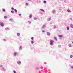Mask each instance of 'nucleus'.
<instances>
[{
  "instance_id": "obj_1",
  "label": "nucleus",
  "mask_w": 73,
  "mask_h": 73,
  "mask_svg": "<svg viewBox=\"0 0 73 73\" xmlns=\"http://www.w3.org/2000/svg\"><path fill=\"white\" fill-rule=\"evenodd\" d=\"M53 43H54V40H51L50 41V45H53Z\"/></svg>"
},
{
  "instance_id": "obj_2",
  "label": "nucleus",
  "mask_w": 73,
  "mask_h": 73,
  "mask_svg": "<svg viewBox=\"0 0 73 73\" xmlns=\"http://www.w3.org/2000/svg\"><path fill=\"white\" fill-rule=\"evenodd\" d=\"M18 54H19V53L17 52H14L13 56L15 57Z\"/></svg>"
},
{
  "instance_id": "obj_3",
  "label": "nucleus",
  "mask_w": 73,
  "mask_h": 73,
  "mask_svg": "<svg viewBox=\"0 0 73 73\" xmlns=\"http://www.w3.org/2000/svg\"><path fill=\"white\" fill-rule=\"evenodd\" d=\"M9 21H11V22H13V21H13V19L12 17L10 18H9Z\"/></svg>"
},
{
  "instance_id": "obj_4",
  "label": "nucleus",
  "mask_w": 73,
  "mask_h": 73,
  "mask_svg": "<svg viewBox=\"0 0 73 73\" xmlns=\"http://www.w3.org/2000/svg\"><path fill=\"white\" fill-rule=\"evenodd\" d=\"M0 25L1 26V27H4V23L2 22H0Z\"/></svg>"
},
{
  "instance_id": "obj_5",
  "label": "nucleus",
  "mask_w": 73,
  "mask_h": 73,
  "mask_svg": "<svg viewBox=\"0 0 73 73\" xmlns=\"http://www.w3.org/2000/svg\"><path fill=\"white\" fill-rule=\"evenodd\" d=\"M17 64H18V65H20L21 64V61H19L17 62Z\"/></svg>"
},
{
  "instance_id": "obj_6",
  "label": "nucleus",
  "mask_w": 73,
  "mask_h": 73,
  "mask_svg": "<svg viewBox=\"0 0 73 73\" xmlns=\"http://www.w3.org/2000/svg\"><path fill=\"white\" fill-rule=\"evenodd\" d=\"M46 34L47 36H50V33L49 32H47Z\"/></svg>"
},
{
  "instance_id": "obj_7",
  "label": "nucleus",
  "mask_w": 73,
  "mask_h": 73,
  "mask_svg": "<svg viewBox=\"0 0 73 73\" xmlns=\"http://www.w3.org/2000/svg\"><path fill=\"white\" fill-rule=\"evenodd\" d=\"M5 29L6 31H9V28L8 27H7L5 28Z\"/></svg>"
},
{
  "instance_id": "obj_8",
  "label": "nucleus",
  "mask_w": 73,
  "mask_h": 73,
  "mask_svg": "<svg viewBox=\"0 0 73 73\" xmlns=\"http://www.w3.org/2000/svg\"><path fill=\"white\" fill-rule=\"evenodd\" d=\"M5 68H3L2 69V71H5Z\"/></svg>"
},
{
  "instance_id": "obj_9",
  "label": "nucleus",
  "mask_w": 73,
  "mask_h": 73,
  "mask_svg": "<svg viewBox=\"0 0 73 73\" xmlns=\"http://www.w3.org/2000/svg\"><path fill=\"white\" fill-rule=\"evenodd\" d=\"M45 25H44L42 26V29H44V28H45Z\"/></svg>"
},
{
  "instance_id": "obj_10",
  "label": "nucleus",
  "mask_w": 73,
  "mask_h": 73,
  "mask_svg": "<svg viewBox=\"0 0 73 73\" xmlns=\"http://www.w3.org/2000/svg\"><path fill=\"white\" fill-rule=\"evenodd\" d=\"M58 37H60V38L61 37H62V35H59L58 36Z\"/></svg>"
},
{
  "instance_id": "obj_11",
  "label": "nucleus",
  "mask_w": 73,
  "mask_h": 73,
  "mask_svg": "<svg viewBox=\"0 0 73 73\" xmlns=\"http://www.w3.org/2000/svg\"><path fill=\"white\" fill-rule=\"evenodd\" d=\"M32 15L31 14L29 16V18H30V19H31V18H32Z\"/></svg>"
},
{
  "instance_id": "obj_12",
  "label": "nucleus",
  "mask_w": 73,
  "mask_h": 73,
  "mask_svg": "<svg viewBox=\"0 0 73 73\" xmlns=\"http://www.w3.org/2000/svg\"><path fill=\"white\" fill-rule=\"evenodd\" d=\"M70 27L72 28H73V25L72 24H70Z\"/></svg>"
},
{
  "instance_id": "obj_13",
  "label": "nucleus",
  "mask_w": 73,
  "mask_h": 73,
  "mask_svg": "<svg viewBox=\"0 0 73 73\" xmlns=\"http://www.w3.org/2000/svg\"><path fill=\"white\" fill-rule=\"evenodd\" d=\"M40 11H42V12H45V11H44V9H40Z\"/></svg>"
},
{
  "instance_id": "obj_14",
  "label": "nucleus",
  "mask_w": 73,
  "mask_h": 73,
  "mask_svg": "<svg viewBox=\"0 0 73 73\" xmlns=\"http://www.w3.org/2000/svg\"><path fill=\"white\" fill-rule=\"evenodd\" d=\"M47 20V21H50V20H51V18H48Z\"/></svg>"
},
{
  "instance_id": "obj_15",
  "label": "nucleus",
  "mask_w": 73,
  "mask_h": 73,
  "mask_svg": "<svg viewBox=\"0 0 73 73\" xmlns=\"http://www.w3.org/2000/svg\"><path fill=\"white\" fill-rule=\"evenodd\" d=\"M17 36H19L20 35V33H17Z\"/></svg>"
},
{
  "instance_id": "obj_16",
  "label": "nucleus",
  "mask_w": 73,
  "mask_h": 73,
  "mask_svg": "<svg viewBox=\"0 0 73 73\" xmlns=\"http://www.w3.org/2000/svg\"><path fill=\"white\" fill-rule=\"evenodd\" d=\"M68 46L70 48H71V47H72V45L70 44H68Z\"/></svg>"
},
{
  "instance_id": "obj_17",
  "label": "nucleus",
  "mask_w": 73,
  "mask_h": 73,
  "mask_svg": "<svg viewBox=\"0 0 73 73\" xmlns=\"http://www.w3.org/2000/svg\"><path fill=\"white\" fill-rule=\"evenodd\" d=\"M31 44H34V42L33 41V40H32L31 41Z\"/></svg>"
},
{
  "instance_id": "obj_18",
  "label": "nucleus",
  "mask_w": 73,
  "mask_h": 73,
  "mask_svg": "<svg viewBox=\"0 0 73 73\" xmlns=\"http://www.w3.org/2000/svg\"><path fill=\"white\" fill-rule=\"evenodd\" d=\"M67 12H69V13H70L71 12V11H70V10L69 9H68L67 10Z\"/></svg>"
},
{
  "instance_id": "obj_19",
  "label": "nucleus",
  "mask_w": 73,
  "mask_h": 73,
  "mask_svg": "<svg viewBox=\"0 0 73 73\" xmlns=\"http://www.w3.org/2000/svg\"><path fill=\"white\" fill-rule=\"evenodd\" d=\"M58 48H61V45H59L58 46Z\"/></svg>"
},
{
  "instance_id": "obj_20",
  "label": "nucleus",
  "mask_w": 73,
  "mask_h": 73,
  "mask_svg": "<svg viewBox=\"0 0 73 73\" xmlns=\"http://www.w3.org/2000/svg\"><path fill=\"white\" fill-rule=\"evenodd\" d=\"M7 16H5L4 17V18L5 19H7Z\"/></svg>"
},
{
  "instance_id": "obj_21",
  "label": "nucleus",
  "mask_w": 73,
  "mask_h": 73,
  "mask_svg": "<svg viewBox=\"0 0 73 73\" xmlns=\"http://www.w3.org/2000/svg\"><path fill=\"white\" fill-rule=\"evenodd\" d=\"M67 30H68V31H69V27H66Z\"/></svg>"
},
{
  "instance_id": "obj_22",
  "label": "nucleus",
  "mask_w": 73,
  "mask_h": 73,
  "mask_svg": "<svg viewBox=\"0 0 73 73\" xmlns=\"http://www.w3.org/2000/svg\"><path fill=\"white\" fill-rule=\"evenodd\" d=\"M54 38L55 40H57V38L56 37H54Z\"/></svg>"
},
{
  "instance_id": "obj_23",
  "label": "nucleus",
  "mask_w": 73,
  "mask_h": 73,
  "mask_svg": "<svg viewBox=\"0 0 73 73\" xmlns=\"http://www.w3.org/2000/svg\"><path fill=\"white\" fill-rule=\"evenodd\" d=\"M14 11L15 13H17V11L16 9H14Z\"/></svg>"
},
{
  "instance_id": "obj_24",
  "label": "nucleus",
  "mask_w": 73,
  "mask_h": 73,
  "mask_svg": "<svg viewBox=\"0 0 73 73\" xmlns=\"http://www.w3.org/2000/svg\"><path fill=\"white\" fill-rule=\"evenodd\" d=\"M11 13H15V12H14V11H13V10L11 11Z\"/></svg>"
},
{
  "instance_id": "obj_25",
  "label": "nucleus",
  "mask_w": 73,
  "mask_h": 73,
  "mask_svg": "<svg viewBox=\"0 0 73 73\" xmlns=\"http://www.w3.org/2000/svg\"><path fill=\"white\" fill-rule=\"evenodd\" d=\"M22 49V47L21 46H20L19 47V50H21Z\"/></svg>"
},
{
  "instance_id": "obj_26",
  "label": "nucleus",
  "mask_w": 73,
  "mask_h": 73,
  "mask_svg": "<svg viewBox=\"0 0 73 73\" xmlns=\"http://www.w3.org/2000/svg\"><path fill=\"white\" fill-rule=\"evenodd\" d=\"M43 3L44 4H46V1H43Z\"/></svg>"
},
{
  "instance_id": "obj_27",
  "label": "nucleus",
  "mask_w": 73,
  "mask_h": 73,
  "mask_svg": "<svg viewBox=\"0 0 73 73\" xmlns=\"http://www.w3.org/2000/svg\"><path fill=\"white\" fill-rule=\"evenodd\" d=\"M2 11H3V12H5V9H2Z\"/></svg>"
},
{
  "instance_id": "obj_28",
  "label": "nucleus",
  "mask_w": 73,
  "mask_h": 73,
  "mask_svg": "<svg viewBox=\"0 0 73 73\" xmlns=\"http://www.w3.org/2000/svg\"><path fill=\"white\" fill-rule=\"evenodd\" d=\"M37 18L36 17H35L34 18V20H37Z\"/></svg>"
},
{
  "instance_id": "obj_29",
  "label": "nucleus",
  "mask_w": 73,
  "mask_h": 73,
  "mask_svg": "<svg viewBox=\"0 0 73 73\" xmlns=\"http://www.w3.org/2000/svg\"><path fill=\"white\" fill-rule=\"evenodd\" d=\"M70 58H72L73 57V55H71L70 56Z\"/></svg>"
},
{
  "instance_id": "obj_30",
  "label": "nucleus",
  "mask_w": 73,
  "mask_h": 73,
  "mask_svg": "<svg viewBox=\"0 0 73 73\" xmlns=\"http://www.w3.org/2000/svg\"><path fill=\"white\" fill-rule=\"evenodd\" d=\"M64 3H67V1H66V0H64Z\"/></svg>"
},
{
  "instance_id": "obj_31",
  "label": "nucleus",
  "mask_w": 73,
  "mask_h": 73,
  "mask_svg": "<svg viewBox=\"0 0 73 73\" xmlns=\"http://www.w3.org/2000/svg\"><path fill=\"white\" fill-rule=\"evenodd\" d=\"M36 70H38V69H39V68H38V67H36Z\"/></svg>"
},
{
  "instance_id": "obj_32",
  "label": "nucleus",
  "mask_w": 73,
  "mask_h": 73,
  "mask_svg": "<svg viewBox=\"0 0 73 73\" xmlns=\"http://www.w3.org/2000/svg\"><path fill=\"white\" fill-rule=\"evenodd\" d=\"M11 9L12 10H15V9L13 7H11Z\"/></svg>"
},
{
  "instance_id": "obj_33",
  "label": "nucleus",
  "mask_w": 73,
  "mask_h": 73,
  "mask_svg": "<svg viewBox=\"0 0 73 73\" xmlns=\"http://www.w3.org/2000/svg\"><path fill=\"white\" fill-rule=\"evenodd\" d=\"M13 72L14 73H17L16 72V71H15V70H14L13 71Z\"/></svg>"
},
{
  "instance_id": "obj_34",
  "label": "nucleus",
  "mask_w": 73,
  "mask_h": 73,
  "mask_svg": "<svg viewBox=\"0 0 73 73\" xmlns=\"http://www.w3.org/2000/svg\"><path fill=\"white\" fill-rule=\"evenodd\" d=\"M52 13H55V10H53L52 11Z\"/></svg>"
},
{
  "instance_id": "obj_35",
  "label": "nucleus",
  "mask_w": 73,
  "mask_h": 73,
  "mask_svg": "<svg viewBox=\"0 0 73 73\" xmlns=\"http://www.w3.org/2000/svg\"><path fill=\"white\" fill-rule=\"evenodd\" d=\"M29 24H31V21H28Z\"/></svg>"
},
{
  "instance_id": "obj_36",
  "label": "nucleus",
  "mask_w": 73,
  "mask_h": 73,
  "mask_svg": "<svg viewBox=\"0 0 73 73\" xmlns=\"http://www.w3.org/2000/svg\"><path fill=\"white\" fill-rule=\"evenodd\" d=\"M26 5H27V6L28 5V3H26L25 4Z\"/></svg>"
},
{
  "instance_id": "obj_37",
  "label": "nucleus",
  "mask_w": 73,
  "mask_h": 73,
  "mask_svg": "<svg viewBox=\"0 0 73 73\" xmlns=\"http://www.w3.org/2000/svg\"><path fill=\"white\" fill-rule=\"evenodd\" d=\"M71 68H72V69H73V66H71Z\"/></svg>"
},
{
  "instance_id": "obj_38",
  "label": "nucleus",
  "mask_w": 73,
  "mask_h": 73,
  "mask_svg": "<svg viewBox=\"0 0 73 73\" xmlns=\"http://www.w3.org/2000/svg\"><path fill=\"white\" fill-rule=\"evenodd\" d=\"M2 67H3V65H0V68H2Z\"/></svg>"
},
{
  "instance_id": "obj_39",
  "label": "nucleus",
  "mask_w": 73,
  "mask_h": 73,
  "mask_svg": "<svg viewBox=\"0 0 73 73\" xmlns=\"http://www.w3.org/2000/svg\"><path fill=\"white\" fill-rule=\"evenodd\" d=\"M33 38H33V37H32L31 38V39L32 40H33Z\"/></svg>"
},
{
  "instance_id": "obj_40",
  "label": "nucleus",
  "mask_w": 73,
  "mask_h": 73,
  "mask_svg": "<svg viewBox=\"0 0 73 73\" xmlns=\"http://www.w3.org/2000/svg\"><path fill=\"white\" fill-rule=\"evenodd\" d=\"M19 16H21V14H19Z\"/></svg>"
},
{
  "instance_id": "obj_41",
  "label": "nucleus",
  "mask_w": 73,
  "mask_h": 73,
  "mask_svg": "<svg viewBox=\"0 0 73 73\" xmlns=\"http://www.w3.org/2000/svg\"><path fill=\"white\" fill-rule=\"evenodd\" d=\"M7 40H6V39H3V41H6Z\"/></svg>"
},
{
  "instance_id": "obj_42",
  "label": "nucleus",
  "mask_w": 73,
  "mask_h": 73,
  "mask_svg": "<svg viewBox=\"0 0 73 73\" xmlns=\"http://www.w3.org/2000/svg\"><path fill=\"white\" fill-rule=\"evenodd\" d=\"M54 28H56V26H54Z\"/></svg>"
},
{
  "instance_id": "obj_43",
  "label": "nucleus",
  "mask_w": 73,
  "mask_h": 73,
  "mask_svg": "<svg viewBox=\"0 0 73 73\" xmlns=\"http://www.w3.org/2000/svg\"><path fill=\"white\" fill-rule=\"evenodd\" d=\"M42 32H43V33L45 32V31H44V30L42 31Z\"/></svg>"
},
{
  "instance_id": "obj_44",
  "label": "nucleus",
  "mask_w": 73,
  "mask_h": 73,
  "mask_svg": "<svg viewBox=\"0 0 73 73\" xmlns=\"http://www.w3.org/2000/svg\"><path fill=\"white\" fill-rule=\"evenodd\" d=\"M70 20H72V18H70Z\"/></svg>"
},
{
  "instance_id": "obj_45",
  "label": "nucleus",
  "mask_w": 73,
  "mask_h": 73,
  "mask_svg": "<svg viewBox=\"0 0 73 73\" xmlns=\"http://www.w3.org/2000/svg\"><path fill=\"white\" fill-rule=\"evenodd\" d=\"M28 1H31V0H27Z\"/></svg>"
},
{
  "instance_id": "obj_46",
  "label": "nucleus",
  "mask_w": 73,
  "mask_h": 73,
  "mask_svg": "<svg viewBox=\"0 0 73 73\" xmlns=\"http://www.w3.org/2000/svg\"><path fill=\"white\" fill-rule=\"evenodd\" d=\"M72 44H73V42H72Z\"/></svg>"
},
{
  "instance_id": "obj_47",
  "label": "nucleus",
  "mask_w": 73,
  "mask_h": 73,
  "mask_svg": "<svg viewBox=\"0 0 73 73\" xmlns=\"http://www.w3.org/2000/svg\"><path fill=\"white\" fill-rule=\"evenodd\" d=\"M60 1H62V0H60Z\"/></svg>"
}]
</instances>
